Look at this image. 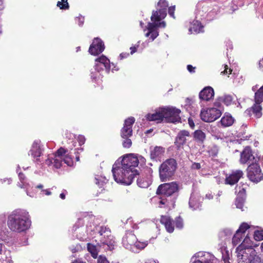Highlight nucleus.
Masks as SVG:
<instances>
[{
    "label": "nucleus",
    "instance_id": "f257e3e1",
    "mask_svg": "<svg viewBox=\"0 0 263 263\" xmlns=\"http://www.w3.org/2000/svg\"><path fill=\"white\" fill-rule=\"evenodd\" d=\"M138 157L134 154H128L123 157L121 166L117 164L113 165L112 172L115 180L119 183L130 185L136 175L138 171L135 168L139 164Z\"/></svg>",
    "mask_w": 263,
    "mask_h": 263
},
{
    "label": "nucleus",
    "instance_id": "f03ea898",
    "mask_svg": "<svg viewBox=\"0 0 263 263\" xmlns=\"http://www.w3.org/2000/svg\"><path fill=\"white\" fill-rule=\"evenodd\" d=\"M31 224L30 215L25 210H15L8 217V227L13 232H25L30 227Z\"/></svg>",
    "mask_w": 263,
    "mask_h": 263
},
{
    "label": "nucleus",
    "instance_id": "7ed1b4c3",
    "mask_svg": "<svg viewBox=\"0 0 263 263\" xmlns=\"http://www.w3.org/2000/svg\"><path fill=\"white\" fill-rule=\"evenodd\" d=\"M241 246L236 248L238 263H263V255L258 253L254 248H249L243 251Z\"/></svg>",
    "mask_w": 263,
    "mask_h": 263
},
{
    "label": "nucleus",
    "instance_id": "20e7f679",
    "mask_svg": "<svg viewBox=\"0 0 263 263\" xmlns=\"http://www.w3.org/2000/svg\"><path fill=\"white\" fill-rule=\"evenodd\" d=\"M177 166L176 160L173 158L168 159L163 162L159 169L160 180L166 181L171 178L176 170Z\"/></svg>",
    "mask_w": 263,
    "mask_h": 263
},
{
    "label": "nucleus",
    "instance_id": "39448f33",
    "mask_svg": "<svg viewBox=\"0 0 263 263\" xmlns=\"http://www.w3.org/2000/svg\"><path fill=\"white\" fill-rule=\"evenodd\" d=\"M246 173L247 177L251 182L257 183L263 180V172L258 162L249 164Z\"/></svg>",
    "mask_w": 263,
    "mask_h": 263
},
{
    "label": "nucleus",
    "instance_id": "423d86ee",
    "mask_svg": "<svg viewBox=\"0 0 263 263\" xmlns=\"http://www.w3.org/2000/svg\"><path fill=\"white\" fill-rule=\"evenodd\" d=\"M179 191V186L176 182L165 183L159 185L156 191V194L166 197L172 196Z\"/></svg>",
    "mask_w": 263,
    "mask_h": 263
},
{
    "label": "nucleus",
    "instance_id": "0eeeda50",
    "mask_svg": "<svg viewBox=\"0 0 263 263\" xmlns=\"http://www.w3.org/2000/svg\"><path fill=\"white\" fill-rule=\"evenodd\" d=\"M162 110L164 119L166 122L175 123L180 122V109L175 107H163Z\"/></svg>",
    "mask_w": 263,
    "mask_h": 263
},
{
    "label": "nucleus",
    "instance_id": "6e6552de",
    "mask_svg": "<svg viewBox=\"0 0 263 263\" xmlns=\"http://www.w3.org/2000/svg\"><path fill=\"white\" fill-rule=\"evenodd\" d=\"M259 158L254 155L253 151L250 146H246L240 154L239 163L241 164H251L258 162Z\"/></svg>",
    "mask_w": 263,
    "mask_h": 263
},
{
    "label": "nucleus",
    "instance_id": "1a4fd4ad",
    "mask_svg": "<svg viewBox=\"0 0 263 263\" xmlns=\"http://www.w3.org/2000/svg\"><path fill=\"white\" fill-rule=\"evenodd\" d=\"M221 116V111L216 108H210L202 110L200 117L202 121L206 122H212L215 121Z\"/></svg>",
    "mask_w": 263,
    "mask_h": 263
},
{
    "label": "nucleus",
    "instance_id": "9d476101",
    "mask_svg": "<svg viewBox=\"0 0 263 263\" xmlns=\"http://www.w3.org/2000/svg\"><path fill=\"white\" fill-rule=\"evenodd\" d=\"M135 122L133 117H130L124 121L123 127L121 129V136L122 138L130 137L133 135L132 127Z\"/></svg>",
    "mask_w": 263,
    "mask_h": 263
},
{
    "label": "nucleus",
    "instance_id": "9b49d317",
    "mask_svg": "<svg viewBox=\"0 0 263 263\" xmlns=\"http://www.w3.org/2000/svg\"><path fill=\"white\" fill-rule=\"evenodd\" d=\"M105 49V46L102 40L96 37L93 39L89 48V52L93 55H97L102 53Z\"/></svg>",
    "mask_w": 263,
    "mask_h": 263
},
{
    "label": "nucleus",
    "instance_id": "f8f14e48",
    "mask_svg": "<svg viewBox=\"0 0 263 263\" xmlns=\"http://www.w3.org/2000/svg\"><path fill=\"white\" fill-rule=\"evenodd\" d=\"M99 233L101 236L107 237L106 239L101 240V244L107 245L110 249H112L115 241L112 238H110L112 236L111 235V231L109 228L106 226H101L100 228Z\"/></svg>",
    "mask_w": 263,
    "mask_h": 263
},
{
    "label": "nucleus",
    "instance_id": "ddd939ff",
    "mask_svg": "<svg viewBox=\"0 0 263 263\" xmlns=\"http://www.w3.org/2000/svg\"><path fill=\"white\" fill-rule=\"evenodd\" d=\"M190 137V132L186 130H180L176 137L174 144L177 150H180L186 142V138Z\"/></svg>",
    "mask_w": 263,
    "mask_h": 263
},
{
    "label": "nucleus",
    "instance_id": "4468645a",
    "mask_svg": "<svg viewBox=\"0 0 263 263\" xmlns=\"http://www.w3.org/2000/svg\"><path fill=\"white\" fill-rule=\"evenodd\" d=\"M97 63L95 65V69L98 72L104 68L107 72H109L110 68V61L105 55H102L101 57L96 59Z\"/></svg>",
    "mask_w": 263,
    "mask_h": 263
},
{
    "label": "nucleus",
    "instance_id": "2eb2a0df",
    "mask_svg": "<svg viewBox=\"0 0 263 263\" xmlns=\"http://www.w3.org/2000/svg\"><path fill=\"white\" fill-rule=\"evenodd\" d=\"M243 175V173L241 170L233 171L229 176H226L224 180L225 184L233 185L237 183Z\"/></svg>",
    "mask_w": 263,
    "mask_h": 263
},
{
    "label": "nucleus",
    "instance_id": "dca6fc26",
    "mask_svg": "<svg viewBox=\"0 0 263 263\" xmlns=\"http://www.w3.org/2000/svg\"><path fill=\"white\" fill-rule=\"evenodd\" d=\"M42 149L41 147V141L35 140L32 143L31 148L29 151V155H30L34 159L36 162H39L40 157L42 155Z\"/></svg>",
    "mask_w": 263,
    "mask_h": 263
},
{
    "label": "nucleus",
    "instance_id": "f3484780",
    "mask_svg": "<svg viewBox=\"0 0 263 263\" xmlns=\"http://www.w3.org/2000/svg\"><path fill=\"white\" fill-rule=\"evenodd\" d=\"M214 91L212 87L207 86L204 87L199 94V99L202 101H209L213 99Z\"/></svg>",
    "mask_w": 263,
    "mask_h": 263
},
{
    "label": "nucleus",
    "instance_id": "a211bd4d",
    "mask_svg": "<svg viewBox=\"0 0 263 263\" xmlns=\"http://www.w3.org/2000/svg\"><path fill=\"white\" fill-rule=\"evenodd\" d=\"M160 222L163 224L166 231L169 233H172L174 230V222L169 216H161Z\"/></svg>",
    "mask_w": 263,
    "mask_h": 263
},
{
    "label": "nucleus",
    "instance_id": "6ab92c4d",
    "mask_svg": "<svg viewBox=\"0 0 263 263\" xmlns=\"http://www.w3.org/2000/svg\"><path fill=\"white\" fill-rule=\"evenodd\" d=\"M146 119L149 121H157L158 123L162 122L164 119L162 108L154 114H148L146 115Z\"/></svg>",
    "mask_w": 263,
    "mask_h": 263
},
{
    "label": "nucleus",
    "instance_id": "aec40b11",
    "mask_svg": "<svg viewBox=\"0 0 263 263\" xmlns=\"http://www.w3.org/2000/svg\"><path fill=\"white\" fill-rule=\"evenodd\" d=\"M165 152V148L162 146H156L153 150L151 152V158L152 159L156 160L163 155Z\"/></svg>",
    "mask_w": 263,
    "mask_h": 263
},
{
    "label": "nucleus",
    "instance_id": "412c9836",
    "mask_svg": "<svg viewBox=\"0 0 263 263\" xmlns=\"http://www.w3.org/2000/svg\"><path fill=\"white\" fill-rule=\"evenodd\" d=\"M233 117L229 114H225L221 119L220 122L224 127H229L233 125L234 122Z\"/></svg>",
    "mask_w": 263,
    "mask_h": 263
},
{
    "label": "nucleus",
    "instance_id": "4be33fe9",
    "mask_svg": "<svg viewBox=\"0 0 263 263\" xmlns=\"http://www.w3.org/2000/svg\"><path fill=\"white\" fill-rule=\"evenodd\" d=\"M62 161L63 158H60L54 156V158H48L46 160V163L48 165L53 164V166L55 168H59L62 166Z\"/></svg>",
    "mask_w": 263,
    "mask_h": 263
},
{
    "label": "nucleus",
    "instance_id": "5701e85b",
    "mask_svg": "<svg viewBox=\"0 0 263 263\" xmlns=\"http://www.w3.org/2000/svg\"><path fill=\"white\" fill-rule=\"evenodd\" d=\"M261 103L255 102L253 106L250 108V110L255 117L259 118L262 116V107L260 105Z\"/></svg>",
    "mask_w": 263,
    "mask_h": 263
},
{
    "label": "nucleus",
    "instance_id": "b1692460",
    "mask_svg": "<svg viewBox=\"0 0 263 263\" xmlns=\"http://www.w3.org/2000/svg\"><path fill=\"white\" fill-rule=\"evenodd\" d=\"M189 205L193 210L199 209L201 206L198 197L191 196L189 200Z\"/></svg>",
    "mask_w": 263,
    "mask_h": 263
},
{
    "label": "nucleus",
    "instance_id": "393cba45",
    "mask_svg": "<svg viewBox=\"0 0 263 263\" xmlns=\"http://www.w3.org/2000/svg\"><path fill=\"white\" fill-rule=\"evenodd\" d=\"M136 236L132 233H127L123 238V242L124 243L130 246L134 245L136 240Z\"/></svg>",
    "mask_w": 263,
    "mask_h": 263
},
{
    "label": "nucleus",
    "instance_id": "a878e982",
    "mask_svg": "<svg viewBox=\"0 0 263 263\" xmlns=\"http://www.w3.org/2000/svg\"><path fill=\"white\" fill-rule=\"evenodd\" d=\"M205 134L201 130H196L194 133L195 140L201 143H203L205 139Z\"/></svg>",
    "mask_w": 263,
    "mask_h": 263
},
{
    "label": "nucleus",
    "instance_id": "bb28decb",
    "mask_svg": "<svg viewBox=\"0 0 263 263\" xmlns=\"http://www.w3.org/2000/svg\"><path fill=\"white\" fill-rule=\"evenodd\" d=\"M203 26L202 25L201 23L198 21H196L193 22L190 30L195 33H199L203 31Z\"/></svg>",
    "mask_w": 263,
    "mask_h": 263
},
{
    "label": "nucleus",
    "instance_id": "cd10ccee",
    "mask_svg": "<svg viewBox=\"0 0 263 263\" xmlns=\"http://www.w3.org/2000/svg\"><path fill=\"white\" fill-rule=\"evenodd\" d=\"M252 241L250 239V237L247 235L243 239L242 243L239 246H241V249L244 251L249 248H252Z\"/></svg>",
    "mask_w": 263,
    "mask_h": 263
},
{
    "label": "nucleus",
    "instance_id": "c85d7f7f",
    "mask_svg": "<svg viewBox=\"0 0 263 263\" xmlns=\"http://www.w3.org/2000/svg\"><path fill=\"white\" fill-rule=\"evenodd\" d=\"M219 101L222 102L227 106L231 105L233 103V98L231 95H224L219 98Z\"/></svg>",
    "mask_w": 263,
    "mask_h": 263
},
{
    "label": "nucleus",
    "instance_id": "c756f323",
    "mask_svg": "<svg viewBox=\"0 0 263 263\" xmlns=\"http://www.w3.org/2000/svg\"><path fill=\"white\" fill-rule=\"evenodd\" d=\"M87 250L91 254V256L93 258H97V256H98V252L96 247L95 245H93L90 243H88L87 244Z\"/></svg>",
    "mask_w": 263,
    "mask_h": 263
},
{
    "label": "nucleus",
    "instance_id": "7c9ffc66",
    "mask_svg": "<svg viewBox=\"0 0 263 263\" xmlns=\"http://www.w3.org/2000/svg\"><path fill=\"white\" fill-rule=\"evenodd\" d=\"M254 100L255 102H263V85L255 93Z\"/></svg>",
    "mask_w": 263,
    "mask_h": 263
},
{
    "label": "nucleus",
    "instance_id": "2f4dec72",
    "mask_svg": "<svg viewBox=\"0 0 263 263\" xmlns=\"http://www.w3.org/2000/svg\"><path fill=\"white\" fill-rule=\"evenodd\" d=\"M245 237V235L241 233H239L236 231V233L234 235L232 238V243L234 245L236 246L239 242H241V240Z\"/></svg>",
    "mask_w": 263,
    "mask_h": 263
},
{
    "label": "nucleus",
    "instance_id": "473e14b6",
    "mask_svg": "<svg viewBox=\"0 0 263 263\" xmlns=\"http://www.w3.org/2000/svg\"><path fill=\"white\" fill-rule=\"evenodd\" d=\"M137 185L142 188H146L149 186L148 181L142 177H138L137 180Z\"/></svg>",
    "mask_w": 263,
    "mask_h": 263
},
{
    "label": "nucleus",
    "instance_id": "72a5a7b5",
    "mask_svg": "<svg viewBox=\"0 0 263 263\" xmlns=\"http://www.w3.org/2000/svg\"><path fill=\"white\" fill-rule=\"evenodd\" d=\"M147 29L148 32L145 34L146 37H148L150 35V33L154 30H158L157 24L155 22L148 23L147 26Z\"/></svg>",
    "mask_w": 263,
    "mask_h": 263
},
{
    "label": "nucleus",
    "instance_id": "f704fd0d",
    "mask_svg": "<svg viewBox=\"0 0 263 263\" xmlns=\"http://www.w3.org/2000/svg\"><path fill=\"white\" fill-rule=\"evenodd\" d=\"M57 6L61 9L67 10L69 8L68 0H61V1H58Z\"/></svg>",
    "mask_w": 263,
    "mask_h": 263
},
{
    "label": "nucleus",
    "instance_id": "c9c22d12",
    "mask_svg": "<svg viewBox=\"0 0 263 263\" xmlns=\"http://www.w3.org/2000/svg\"><path fill=\"white\" fill-rule=\"evenodd\" d=\"M68 152V149H65L62 147H61L59 148L57 152L55 153L54 155L56 157L63 158V157L65 156V154Z\"/></svg>",
    "mask_w": 263,
    "mask_h": 263
},
{
    "label": "nucleus",
    "instance_id": "e433bc0d",
    "mask_svg": "<svg viewBox=\"0 0 263 263\" xmlns=\"http://www.w3.org/2000/svg\"><path fill=\"white\" fill-rule=\"evenodd\" d=\"M250 228V226L246 223L243 222L239 226V229L237 230L239 233H241L242 234L245 235V233L246 231Z\"/></svg>",
    "mask_w": 263,
    "mask_h": 263
},
{
    "label": "nucleus",
    "instance_id": "4c0bfd02",
    "mask_svg": "<svg viewBox=\"0 0 263 263\" xmlns=\"http://www.w3.org/2000/svg\"><path fill=\"white\" fill-rule=\"evenodd\" d=\"M254 238L256 241L263 240V230H256L254 233Z\"/></svg>",
    "mask_w": 263,
    "mask_h": 263
},
{
    "label": "nucleus",
    "instance_id": "58836bf2",
    "mask_svg": "<svg viewBox=\"0 0 263 263\" xmlns=\"http://www.w3.org/2000/svg\"><path fill=\"white\" fill-rule=\"evenodd\" d=\"M63 161L66 163L68 166H72L73 164V161L72 158L68 155H65L64 158H63Z\"/></svg>",
    "mask_w": 263,
    "mask_h": 263
},
{
    "label": "nucleus",
    "instance_id": "ea45409f",
    "mask_svg": "<svg viewBox=\"0 0 263 263\" xmlns=\"http://www.w3.org/2000/svg\"><path fill=\"white\" fill-rule=\"evenodd\" d=\"M151 21L153 22H158L161 20L159 15V13L157 11H153L151 17Z\"/></svg>",
    "mask_w": 263,
    "mask_h": 263
},
{
    "label": "nucleus",
    "instance_id": "a19ab883",
    "mask_svg": "<svg viewBox=\"0 0 263 263\" xmlns=\"http://www.w3.org/2000/svg\"><path fill=\"white\" fill-rule=\"evenodd\" d=\"M176 227L178 229H182L183 227V219L179 216L175 219V222Z\"/></svg>",
    "mask_w": 263,
    "mask_h": 263
},
{
    "label": "nucleus",
    "instance_id": "79ce46f5",
    "mask_svg": "<svg viewBox=\"0 0 263 263\" xmlns=\"http://www.w3.org/2000/svg\"><path fill=\"white\" fill-rule=\"evenodd\" d=\"M129 137L124 138V140L122 142V145L124 148H128L132 145V140L129 138Z\"/></svg>",
    "mask_w": 263,
    "mask_h": 263
},
{
    "label": "nucleus",
    "instance_id": "37998d69",
    "mask_svg": "<svg viewBox=\"0 0 263 263\" xmlns=\"http://www.w3.org/2000/svg\"><path fill=\"white\" fill-rule=\"evenodd\" d=\"M134 245L138 249H143L147 246V241L140 242V241H137V240H136Z\"/></svg>",
    "mask_w": 263,
    "mask_h": 263
},
{
    "label": "nucleus",
    "instance_id": "c03bdc74",
    "mask_svg": "<svg viewBox=\"0 0 263 263\" xmlns=\"http://www.w3.org/2000/svg\"><path fill=\"white\" fill-rule=\"evenodd\" d=\"M97 263H109L105 256L100 255L97 259Z\"/></svg>",
    "mask_w": 263,
    "mask_h": 263
},
{
    "label": "nucleus",
    "instance_id": "a18cd8bd",
    "mask_svg": "<svg viewBox=\"0 0 263 263\" xmlns=\"http://www.w3.org/2000/svg\"><path fill=\"white\" fill-rule=\"evenodd\" d=\"M77 140L79 145L81 146L85 143L86 139L84 136L80 135L78 137Z\"/></svg>",
    "mask_w": 263,
    "mask_h": 263
},
{
    "label": "nucleus",
    "instance_id": "49530a36",
    "mask_svg": "<svg viewBox=\"0 0 263 263\" xmlns=\"http://www.w3.org/2000/svg\"><path fill=\"white\" fill-rule=\"evenodd\" d=\"M159 13V15L161 17V18H164L166 15V8H161L159 10V11H157Z\"/></svg>",
    "mask_w": 263,
    "mask_h": 263
},
{
    "label": "nucleus",
    "instance_id": "de8ad7c7",
    "mask_svg": "<svg viewBox=\"0 0 263 263\" xmlns=\"http://www.w3.org/2000/svg\"><path fill=\"white\" fill-rule=\"evenodd\" d=\"M158 5L162 8H166L168 7V3L165 0H160L158 3Z\"/></svg>",
    "mask_w": 263,
    "mask_h": 263
},
{
    "label": "nucleus",
    "instance_id": "09e8293b",
    "mask_svg": "<svg viewBox=\"0 0 263 263\" xmlns=\"http://www.w3.org/2000/svg\"><path fill=\"white\" fill-rule=\"evenodd\" d=\"M149 35V38L152 40V41H154L159 35L158 30L152 31V32L150 33Z\"/></svg>",
    "mask_w": 263,
    "mask_h": 263
},
{
    "label": "nucleus",
    "instance_id": "8fccbe9b",
    "mask_svg": "<svg viewBox=\"0 0 263 263\" xmlns=\"http://www.w3.org/2000/svg\"><path fill=\"white\" fill-rule=\"evenodd\" d=\"M175 11V6H171L168 8V13L169 15L173 17V18H175L174 13Z\"/></svg>",
    "mask_w": 263,
    "mask_h": 263
},
{
    "label": "nucleus",
    "instance_id": "3c124183",
    "mask_svg": "<svg viewBox=\"0 0 263 263\" xmlns=\"http://www.w3.org/2000/svg\"><path fill=\"white\" fill-rule=\"evenodd\" d=\"M232 70L231 68H229L228 66L227 65H224V70L222 71L221 73L222 74H230L232 73Z\"/></svg>",
    "mask_w": 263,
    "mask_h": 263
},
{
    "label": "nucleus",
    "instance_id": "603ef678",
    "mask_svg": "<svg viewBox=\"0 0 263 263\" xmlns=\"http://www.w3.org/2000/svg\"><path fill=\"white\" fill-rule=\"evenodd\" d=\"M5 254H6L5 260L7 261V263H9L11 261L10 251L9 250H5Z\"/></svg>",
    "mask_w": 263,
    "mask_h": 263
},
{
    "label": "nucleus",
    "instance_id": "864d4df0",
    "mask_svg": "<svg viewBox=\"0 0 263 263\" xmlns=\"http://www.w3.org/2000/svg\"><path fill=\"white\" fill-rule=\"evenodd\" d=\"M201 168L200 163L194 162L191 166V168L193 170H199Z\"/></svg>",
    "mask_w": 263,
    "mask_h": 263
},
{
    "label": "nucleus",
    "instance_id": "5fc2aeb1",
    "mask_svg": "<svg viewBox=\"0 0 263 263\" xmlns=\"http://www.w3.org/2000/svg\"><path fill=\"white\" fill-rule=\"evenodd\" d=\"M138 47H139V45H135L134 46L130 47V54H133L134 53H135L137 51V48H138Z\"/></svg>",
    "mask_w": 263,
    "mask_h": 263
},
{
    "label": "nucleus",
    "instance_id": "6e6d98bb",
    "mask_svg": "<svg viewBox=\"0 0 263 263\" xmlns=\"http://www.w3.org/2000/svg\"><path fill=\"white\" fill-rule=\"evenodd\" d=\"M18 177L21 182L24 183L26 178L25 175L23 173H20L18 174Z\"/></svg>",
    "mask_w": 263,
    "mask_h": 263
},
{
    "label": "nucleus",
    "instance_id": "4d7b16f0",
    "mask_svg": "<svg viewBox=\"0 0 263 263\" xmlns=\"http://www.w3.org/2000/svg\"><path fill=\"white\" fill-rule=\"evenodd\" d=\"M188 123H189L190 126L192 128H194L195 124H194V121H193V119H192L191 118H189L188 119Z\"/></svg>",
    "mask_w": 263,
    "mask_h": 263
},
{
    "label": "nucleus",
    "instance_id": "13d9d810",
    "mask_svg": "<svg viewBox=\"0 0 263 263\" xmlns=\"http://www.w3.org/2000/svg\"><path fill=\"white\" fill-rule=\"evenodd\" d=\"M129 55V53L122 52L120 54V57L121 59H123L127 58Z\"/></svg>",
    "mask_w": 263,
    "mask_h": 263
},
{
    "label": "nucleus",
    "instance_id": "bf43d9fd",
    "mask_svg": "<svg viewBox=\"0 0 263 263\" xmlns=\"http://www.w3.org/2000/svg\"><path fill=\"white\" fill-rule=\"evenodd\" d=\"M187 69L188 70V71L190 72H194L195 71V67H193L192 65H188L187 66Z\"/></svg>",
    "mask_w": 263,
    "mask_h": 263
},
{
    "label": "nucleus",
    "instance_id": "052dcab7",
    "mask_svg": "<svg viewBox=\"0 0 263 263\" xmlns=\"http://www.w3.org/2000/svg\"><path fill=\"white\" fill-rule=\"evenodd\" d=\"M157 24V27H162L165 28L166 26V23L165 22L163 21L160 23H156Z\"/></svg>",
    "mask_w": 263,
    "mask_h": 263
},
{
    "label": "nucleus",
    "instance_id": "680f3d73",
    "mask_svg": "<svg viewBox=\"0 0 263 263\" xmlns=\"http://www.w3.org/2000/svg\"><path fill=\"white\" fill-rule=\"evenodd\" d=\"M258 64L260 70L263 71V58L259 61Z\"/></svg>",
    "mask_w": 263,
    "mask_h": 263
},
{
    "label": "nucleus",
    "instance_id": "e2e57ef3",
    "mask_svg": "<svg viewBox=\"0 0 263 263\" xmlns=\"http://www.w3.org/2000/svg\"><path fill=\"white\" fill-rule=\"evenodd\" d=\"M42 192L46 195H50L51 192L49 190H42Z\"/></svg>",
    "mask_w": 263,
    "mask_h": 263
},
{
    "label": "nucleus",
    "instance_id": "0e129e2a",
    "mask_svg": "<svg viewBox=\"0 0 263 263\" xmlns=\"http://www.w3.org/2000/svg\"><path fill=\"white\" fill-rule=\"evenodd\" d=\"M202 8L203 9V11L208 12L210 8H209V6L206 5L202 6Z\"/></svg>",
    "mask_w": 263,
    "mask_h": 263
},
{
    "label": "nucleus",
    "instance_id": "69168bd1",
    "mask_svg": "<svg viewBox=\"0 0 263 263\" xmlns=\"http://www.w3.org/2000/svg\"><path fill=\"white\" fill-rule=\"evenodd\" d=\"M71 263H86V262L80 259H77Z\"/></svg>",
    "mask_w": 263,
    "mask_h": 263
},
{
    "label": "nucleus",
    "instance_id": "338daca9",
    "mask_svg": "<svg viewBox=\"0 0 263 263\" xmlns=\"http://www.w3.org/2000/svg\"><path fill=\"white\" fill-rule=\"evenodd\" d=\"M205 198L210 200L213 199V196L212 195V194H207L205 195Z\"/></svg>",
    "mask_w": 263,
    "mask_h": 263
},
{
    "label": "nucleus",
    "instance_id": "774afa93",
    "mask_svg": "<svg viewBox=\"0 0 263 263\" xmlns=\"http://www.w3.org/2000/svg\"><path fill=\"white\" fill-rule=\"evenodd\" d=\"M60 197L62 199H65V195L63 193L60 194Z\"/></svg>",
    "mask_w": 263,
    "mask_h": 263
}]
</instances>
